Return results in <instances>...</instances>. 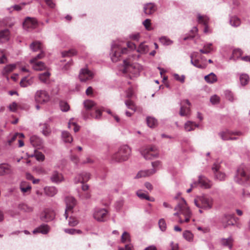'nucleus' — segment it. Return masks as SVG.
<instances>
[{
  "mask_svg": "<svg viewBox=\"0 0 250 250\" xmlns=\"http://www.w3.org/2000/svg\"><path fill=\"white\" fill-rule=\"evenodd\" d=\"M62 136L63 141L65 143H71L73 141V138L71 135L67 131H63Z\"/></svg>",
  "mask_w": 250,
  "mask_h": 250,
  "instance_id": "obj_36",
  "label": "nucleus"
},
{
  "mask_svg": "<svg viewBox=\"0 0 250 250\" xmlns=\"http://www.w3.org/2000/svg\"><path fill=\"white\" fill-rule=\"evenodd\" d=\"M50 76V73L49 72L46 71L40 74L39 75V78L42 82L45 83L49 80Z\"/></svg>",
  "mask_w": 250,
  "mask_h": 250,
  "instance_id": "obj_40",
  "label": "nucleus"
},
{
  "mask_svg": "<svg viewBox=\"0 0 250 250\" xmlns=\"http://www.w3.org/2000/svg\"><path fill=\"white\" fill-rule=\"evenodd\" d=\"M211 46V43H206L204 45V48L200 49L199 51L201 53L208 54L212 50V48Z\"/></svg>",
  "mask_w": 250,
  "mask_h": 250,
  "instance_id": "obj_38",
  "label": "nucleus"
},
{
  "mask_svg": "<svg viewBox=\"0 0 250 250\" xmlns=\"http://www.w3.org/2000/svg\"><path fill=\"white\" fill-rule=\"evenodd\" d=\"M102 110H84L83 113L84 118L85 119L89 118L90 117L99 119L102 116Z\"/></svg>",
  "mask_w": 250,
  "mask_h": 250,
  "instance_id": "obj_13",
  "label": "nucleus"
},
{
  "mask_svg": "<svg viewBox=\"0 0 250 250\" xmlns=\"http://www.w3.org/2000/svg\"><path fill=\"white\" fill-rule=\"evenodd\" d=\"M160 42L164 45H168L172 44V42L166 37H162L160 38Z\"/></svg>",
  "mask_w": 250,
  "mask_h": 250,
  "instance_id": "obj_59",
  "label": "nucleus"
},
{
  "mask_svg": "<svg viewBox=\"0 0 250 250\" xmlns=\"http://www.w3.org/2000/svg\"><path fill=\"white\" fill-rule=\"evenodd\" d=\"M127 49L122 48L118 43H113L111 46L110 57L113 62H117L120 60L121 54H126Z\"/></svg>",
  "mask_w": 250,
  "mask_h": 250,
  "instance_id": "obj_4",
  "label": "nucleus"
},
{
  "mask_svg": "<svg viewBox=\"0 0 250 250\" xmlns=\"http://www.w3.org/2000/svg\"><path fill=\"white\" fill-rule=\"evenodd\" d=\"M224 95L226 99L231 102H233L236 100V98L235 97L233 93L229 90H225L224 91Z\"/></svg>",
  "mask_w": 250,
  "mask_h": 250,
  "instance_id": "obj_35",
  "label": "nucleus"
},
{
  "mask_svg": "<svg viewBox=\"0 0 250 250\" xmlns=\"http://www.w3.org/2000/svg\"><path fill=\"white\" fill-rule=\"evenodd\" d=\"M11 172V167L9 165L3 164L0 165V175L8 174Z\"/></svg>",
  "mask_w": 250,
  "mask_h": 250,
  "instance_id": "obj_25",
  "label": "nucleus"
},
{
  "mask_svg": "<svg viewBox=\"0 0 250 250\" xmlns=\"http://www.w3.org/2000/svg\"><path fill=\"white\" fill-rule=\"evenodd\" d=\"M25 3H22L20 4H16L15 5H13L11 6L10 8H9V10H10L11 9L16 10L17 11H19L22 9L23 7L25 5Z\"/></svg>",
  "mask_w": 250,
  "mask_h": 250,
  "instance_id": "obj_54",
  "label": "nucleus"
},
{
  "mask_svg": "<svg viewBox=\"0 0 250 250\" xmlns=\"http://www.w3.org/2000/svg\"><path fill=\"white\" fill-rule=\"evenodd\" d=\"M35 99L37 103L44 104L49 101L50 96L46 91L40 90L36 92Z\"/></svg>",
  "mask_w": 250,
  "mask_h": 250,
  "instance_id": "obj_6",
  "label": "nucleus"
},
{
  "mask_svg": "<svg viewBox=\"0 0 250 250\" xmlns=\"http://www.w3.org/2000/svg\"><path fill=\"white\" fill-rule=\"evenodd\" d=\"M198 21L203 25L208 24L209 18L206 16H201L200 14L197 15Z\"/></svg>",
  "mask_w": 250,
  "mask_h": 250,
  "instance_id": "obj_43",
  "label": "nucleus"
},
{
  "mask_svg": "<svg viewBox=\"0 0 250 250\" xmlns=\"http://www.w3.org/2000/svg\"><path fill=\"white\" fill-rule=\"evenodd\" d=\"M127 71L134 74V76L137 77L139 75L140 71L138 68H135L132 65L129 66L127 67Z\"/></svg>",
  "mask_w": 250,
  "mask_h": 250,
  "instance_id": "obj_53",
  "label": "nucleus"
},
{
  "mask_svg": "<svg viewBox=\"0 0 250 250\" xmlns=\"http://www.w3.org/2000/svg\"><path fill=\"white\" fill-rule=\"evenodd\" d=\"M29 63L35 71H42L46 69V66L43 62L36 61L35 59H31L29 61Z\"/></svg>",
  "mask_w": 250,
  "mask_h": 250,
  "instance_id": "obj_12",
  "label": "nucleus"
},
{
  "mask_svg": "<svg viewBox=\"0 0 250 250\" xmlns=\"http://www.w3.org/2000/svg\"><path fill=\"white\" fill-rule=\"evenodd\" d=\"M77 52L74 49H70L68 51H64L62 52V55L63 57H70L76 55Z\"/></svg>",
  "mask_w": 250,
  "mask_h": 250,
  "instance_id": "obj_50",
  "label": "nucleus"
},
{
  "mask_svg": "<svg viewBox=\"0 0 250 250\" xmlns=\"http://www.w3.org/2000/svg\"><path fill=\"white\" fill-rule=\"evenodd\" d=\"M54 212L49 209H45L41 215V219L43 221H49L52 220L54 217Z\"/></svg>",
  "mask_w": 250,
  "mask_h": 250,
  "instance_id": "obj_19",
  "label": "nucleus"
},
{
  "mask_svg": "<svg viewBox=\"0 0 250 250\" xmlns=\"http://www.w3.org/2000/svg\"><path fill=\"white\" fill-rule=\"evenodd\" d=\"M10 32L9 30L4 29L0 31V42L3 43L9 40Z\"/></svg>",
  "mask_w": 250,
  "mask_h": 250,
  "instance_id": "obj_24",
  "label": "nucleus"
},
{
  "mask_svg": "<svg viewBox=\"0 0 250 250\" xmlns=\"http://www.w3.org/2000/svg\"><path fill=\"white\" fill-rule=\"evenodd\" d=\"M93 76L94 74L91 71L85 68L80 70L79 77L81 82H85L92 79Z\"/></svg>",
  "mask_w": 250,
  "mask_h": 250,
  "instance_id": "obj_10",
  "label": "nucleus"
},
{
  "mask_svg": "<svg viewBox=\"0 0 250 250\" xmlns=\"http://www.w3.org/2000/svg\"><path fill=\"white\" fill-rule=\"evenodd\" d=\"M210 101L213 104H217L220 101V97L216 95H214L210 97Z\"/></svg>",
  "mask_w": 250,
  "mask_h": 250,
  "instance_id": "obj_62",
  "label": "nucleus"
},
{
  "mask_svg": "<svg viewBox=\"0 0 250 250\" xmlns=\"http://www.w3.org/2000/svg\"><path fill=\"white\" fill-rule=\"evenodd\" d=\"M24 135L23 133H17L13 136V137H12L11 140H10L8 141V143H9V145H11V144L12 142H13L14 141H15L17 139V138H19V139H21V138H24Z\"/></svg>",
  "mask_w": 250,
  "mask_h": 250,
  "instance_id": "obj_56",
  "label": "nucleus"
},
{
  "mask_svg": "<svg viewBox=\"0 0 250 250\" xmlns=\"http://www.w3.org/2000/svg\"><path fill=\"white\" fill-rule=\"evenodd\" d=\"M221 244L229 249H231L233 244V240L231 237L225 239L223 238L220 240Z\"/></svg>",
  "mask_w": 250,
  "mask_h": 250,
  "instance_id": "obj_31",
  "label": "nucleus"
},
{
  "mask_svg": "<svg viewBox=\"0 0 250 250\" xmlns=\"http://www.w3.org/2000/svg\"><path fill=\"white\" fill-rule=\"evenodd\" d=\"M83 104L86 109H90L92 108L95 109L98 108L95 103L91 100H86L84 102Z\"/></svg>",
  "mask_w": 250,
  "mask_h": 250,
  "instance_id": "obj_39",
  "label": "nucleus"
},
{
  "mask_svg": "<svg viewBox=\"0 0 250 250\" xmlns=\"http://www.w3.org/2000/svg\"><path fill=\"white\" fill-rule=\"evenodd\" d=\"M44 192L47 196L52 197L57 194L58 190L54 187H49L44 188Z\"/></svg>",
  "mask_w": 250,
  "mask_h": 250,
  "instance_id": "obj_30",
  "label": "nucleus"
},
{
  "mask_svg": "<svg viewBox=\"0 0 250 250\" xmlns=\"http://www.w3.org/2000/svg\"><path fill=\"white\" fill-rule=\"evenodd\" d=\"M213 202V201L211 198L205 196H198L194 199L195 206L205 210L211 209L212 208Z\"/></svg>",
  "mask_w": 250,
  "mask_h": 250,
  "instance_id": "obj_3",
  "label": "nucleus"
},
{
  "mask_svg": "<svg viewBox=\"0 0 250 250\" xmlns=\"http://www.w3.org/2000/svg\"><path fill=\"white\" fill-rule=\"evenodd\" d=\"M30 142L33 146L40 149L42 146V141L41 138L36 135L32 136L30 138Z\"/></svg>",
  "mask_w": 250,
  "mask_h": 250,
  "instance_id": "obj_18",
  "label": "nucleus"
},
{
  "mask_svg": "<svg viewBox=\"0 0 250 250\" xmlns=\"http://www.w3.org/2000/svg\"><path fill=\"white\" fill-rule=\"evenodd\" d=\"M51 180L54 183H60L63 180V177L61 173L54 171L51 176Z\"/></svg>",
  "mask_w": 250,
  "mask_h": 250,
  "instance_id": "obj_23",
  "label": "nucleus"
},
{
  "mask_svg": "<svg viewBox=\"0 0 250 250\" xmlns=\"http://www.w3.org/2000/svg\"><path fill=\"white\" fill-rule=\"evenodd\" d=\"M181 107L180 109H188L190 107V103L188 100H184L181 103Z\"/></svg>",
  "mask_w": 250,
  "mask_h": 250,
  "instance_id": "obj_57",
  "label": "nucleus"
},
{
  "mask_svg": "<svg viewBox=\"0 0 250 250\" xmlns=\"http://www.w3.org/2000/svg\"><path fill=\"white\" fill-rule=\"evenodd\" d=\"M212 170L214 171L215 178L220 180H224L225 178V174L224 173L219 171L220 166L218 164H214L212 167Z\"/></svg>",
  "mask_w": 250,
  "mask_h": 250,
  "instance_id": "obj_17",
  "label": "nucleus"
},
{
  "mask_svg": "<svg viewBox=\"0 0 250 250\" xmlns=\"http://www.w3.org/2000/svg\"><path fill=\"white\" fill-rule=\"evenodd\" d=\"M49 230L48 227L47 225H42L40 227L37 228L33 231L34 233L37 232H41L43 234H46Z\"/></svg>",
  "mask_w": 250,
  "mask_h": 250,
  "instance_id": "obj_42",
  "label": "nucleus"
},
{
  "mask_svg": "<svg viewBox=\"0 0 250 250\" xmlns=\"http://www.w3.org/2000/svg\"><path fill=\"white\" fill-rule=\"evenodd\" d=\"M107 214L105 209H97L94 213L93 216L98 221H104Z\"/></svg>",
  "mask_w": 250,
  "mask_h": 250,
  "instance_id": "obj_14",
  "label": "nucleus"
},
{
  "mask_svg": "<svg viewBox=\"0 0 250 250\" xmlns=\"http://www.w3.org/2000/svg\"><path fill=\"white\" fill-rule=\"evenodd\" d=\"M64 232L71 235L81 234L82 233V231L81 230L74 229H64Z\"/></svg>",
  "mask_w": 250,
  "mask_h": 250,
  "instance_id": "obj_52",
  "label": "nucleus"
},
{
  "mask_svg": "<svg viewBox=\"0 0 250 250\" xmlns=\"http://www.w3.org/2000/svg\"><path fill=\"white\" fill-rule=\"evenodd\" d=\"M131 154V149L127 145L121 146L117 152L112 156V159L116 162L127 160Z\"/></svg>",
  "mask_w": 250,
  "mask_h": 250,
  "instance_id": "obj_2",
  "label": "nucleus"
},
{
  "mask_svg": "<svg viewBox=\"0 0 250 250\" xmlns=\"http://www.w3.org/2000/svg\"><path fill=\"white\" fill-rule=\"evenodd\" d=\"M239 80L241 84L243 86H245L249 82V76L247 74H241L239 75Z\"/></svg>",
  "mask_w": 250,
  "mask_h": 250,
  "instance_id": "obj_34",
  "label": "nucleus"
},
{
  "mask_svg": "<svg viewBox=\"0 0 250 250\" xmlns=\"http://www.w3.org/2000/svg\"><path fill=\"white\" fill-rule=\"evenodd\" d=\"M79 223V221L74 217L70 216L69 217L68 224L70 226L75 227Z\"/></svg>",
  "mask_w": 250,
  "mask_h": 250,
  "instance_id": "obj_55",
  "label": "nucleus"
},
{
  "mask_svg": "<svg viewBox=\"0 0 250 250\" xmlns=\"http://www.w3.org/2000/svg\"><path fill=\"white\" fill-rule=\"evenodd\" d=\"M242 51L239 49H236L233 51L232 56L230 59L236 60L239 58L242 55Z\"/></svg>",
  "mask_w": 250,
  "mask_h": 250,
  "instance_id": "obj_47",
  "label": "nucleus"
},
{
  "mask_svg": "<svg viewBox=\"0 0 250 250\" xmlns=\"http://www.w3.org/2000/svg\"><path fill=\"white\" fill-rule=\"evenodd\" d=\"M20 188L22 193L24 195H28L31 193V186L27 182H21L20 185Z\"/></svg>",
  "mask_w": 250,
  "mask_h": 250,
  "instance_id": "obj_16",
  "label": "nucleus"
},
{
  "mask_svg": "<svg viewBox=\"0 0 250 250\" xmlns=\"http://www.w3.org/2000/svg\"><path fill=\"white\" fill-rule=\"evenodd\" d=\"M16 67L15 64H10L7 65L3 69L1 74L3 76H7L8 74L12 72Z\"/></svg>",
  "mask_w": 250,
  "mask_h": 250,
  "instance_id": "obj_27",
  "label": "nucleus"
},
{
  "mask_svg": "<svg viewBox=\"0 0 250 250\" xmlns=\"http://www.w3.org/2000/svg\"><path fill=\"white\" fill-rule=\"evenodd\" d=\"M205 80L208 83H213L217 81V78L215 74L210 73L205 77Z\"/></svg>",
  "mask_w": 250,
  "mask_h": 250,
  "instance_id": "obj_33",
  "label": "nucleus"
},
{
  "mask_svg": "<svg viewBox=\"0 0 250 250\" xmlns=\"http://www.w3.org/2000/svg\"><path fill=\"white\" fill-rule=\"evenodd\" d=\"M18 208L21 211L28 213L32 212L34 209L33 207L24 203H20L18 206Z\"/></svg>",
  "mask_w": 250,
  "mask_h": 250,
  "instance_id": "obj_26",
  "label": "nucleus"
},
{
  "mask_svg": "<svg viewBox=\"0 0 250 250\" xmlns=\"http://www.w3.org/2000/svg\"><path fill=\"white\" fill-rule=\"evenodd\" d=\"M155 172V171L154 169L142 170L138 173L136 175V177L139 178L143 177L149 176L152 175Z\"/></svg>",
  "mask_w": 250,
  "mask_h": 250,
  "instance_id": "obj_29",
  "label": "nucleus"
},
{
  "mask_svg": "<svg viewBox=\"0 0 250 250\" xmlns=\"http://www.w3.org/2000/svg\"><path fill=\"white\" fill-rule=\"evenodd\" d=\"M66 209L64 213L65 218H67L70 213L73 212V209L76 205V201L73 197L67 196L65 198Z\"/></svg>",
  "mask_w": 250,
  "mask_h": 250,
  "instance_id": "obj_8",
  "label": "nucleus"
},
{
  "mask_svg": "<svg viewBox=\"0 0 250 250\" xmlns=\"http://www.w3.org/2000/svg\"><path fill=\"white\" fill-rule=\"evenodd\" d=\"M68 128H70L72 127L73 128V130L75 132H78L80 130V127L77 125L75 122H73V120H70L68 125Z\"/></svg>",
  "mask_w": 250,
  "mask_h": 250,
  "instance_id": "obj_51",
  "label": "nucleus"
},
{
  "mask_svg": "<svg viewBox=\"0 0 250 250\" xmlns=\"http://www.w3.org/2000/svg\"><path fill=\"white\" fill-rule=\"evenodd\" d=\"M125 105L128 109H135V107L134 103L131 100H127L125 102Z\"/></svg>",
  "mask_w": 250,
  "mask_h": 250,
  "instance_id": "obj_63",
  "label": "nucleus"
},
{
  "mask_svg": "<svg viewBox=\"0 0 250 250\" xmlns=\"http://www.w3.org/2000/svg\"><path fill=\"white\" fill-rule=\"evenodd\" d=\"M236 222V218L233 214H225L221 219V223L224 228L229 226L234 225Z\"/></svg>",
  "mask_w": 250,
  "mask_h": 250,
  "instance_id": "obj_9",
  "label": "nucleus"
},
{
  "mask_svg": "<svg viewBox=\"0 0 250 250\" xmlns=\"http://www.w3.org/2000/svg\"><path fill=\"white\" fill-rule=\"evenodd\" d=\"M174 210L176 212L174 215L177 216L179 218V223L180 224L188 223L192 216V213L188 207L186 201L181 198L177 205L175 207Z\"/></svg>",
  "mask_w": 250,
  "mask_h": 250,
  "instance_id": "obj_1",
  "label": "nucleus"
},
{
  "mask_svg": "<svg viewBox=\"0 0 250 250\" xmlns=\"http://www.w3.org/2000/svg\"><path fill=\"white\" fill-rule=\"evenodd\" d=\"M198 183L201 187L205 188H209L212 186L210 181L204 176H200L199 177Z\"/></svg>",
  "mask_w": 250,
  "mask_h": 250,
  "instance_id": "obj_21",
  "label": "nucleus"
},
{
  "mask_svg": "<svg viewBox=\"0 0 250 250\" xmlns=\"http://www.w3.org/2000/svg\"><path fill=\"white\" fill-rule=\"evenodd\" d=\"M147 124L150 127H155L157 124V120L152 117H148L146 119Z\"/></svg>",
  "mask_w": 250,
  "mask_h": 250,
  "instance_id": "obj_46",
  "label": "nucleus"
},
{
  "mask_svg": "<svg viewBox=\"0 0 250 250\" xmlns=\"http://www.w3.org/2000/svg\"><path fill=\"white\" fill-rule=\"evenodd\" d=\"M235 181L241 184L250 185V175L242 167L238 168Z\"/></svg>",
  "mask_w": 250,
  "mask_h": 250,
  "instance_id": "obj_5",
  "label": "nucleus"
},
{
  "mask_svg": "<svg viewBox=\"0 0 250 250\" xmlns=\"http://www.w3.org/2000/svg\"><path fill=\"white\" fill-rule=\"evenodd\" d=\"M174 79L177 81H179L182 83H184L185 76L184 75L179 76L178 74H174L173 75Z\"/></svg>",
  "mask_w": 250,
  "mask_h": 250,
  "instance_id": "obj_64",
  "label": "nucleus"
},
{
  "mask_svg": "<svg viewBox=\"0 0 250 250\" xmlns=\"http://www.w3.org/2000/svg\"><path fill=\"white\" fill-rule=\"evenodd\" d=\"M195 53H196L195 52H194L190 55V59H191L190 62H191V64L193 65H194V66H195L197 68H201V69L205 68L206 67V64H200L199 63V61L198 60H193V57L195 56Z\"/></svg>",
  "mask_w": 250,
  "mask_h": 250,
  "instance_id": "obj_28",
  "label": "nucleus"
},
{
  "mask_svg": "<svg viewBox=\"0 0 250 250\" xmlns=\"http://www.w3.org/2000/svg\"><path fill=\"white\" fill-rule=\"evenodd\" d=\"M30 49L34 52L43 50L42 46L39 42H34L30 45Z\"/></svg>",
  "mask_w": 250,
  "mask_h": 250,
  "instance_id": "obj_32",
  "label": "nucleus"
},
{
  "mask_svg": "<svg viewBox=\"0 0 250 250\" xmlns=\"http://www.w3.org/2000/svg\"><path fill=\"white\" fill-rule=\"evenodd\" d=\"M148 50V46L144 43H141L137 49V52L141 54H146Z\"/></svg>",
  "mask_w": 250,
  "mask_h": 250,
  "instance_id": "obj_45",
  "label": "nucleus"
},
{
  "mask_svg": "<svg viewBox=\"0 0 250 250\" xmlns=\"http://www.w3.org/2000/svg\"><path fill=\"white\" fill-rule=\"evenodd\" d=\"M156 10L155 4L153 3H148L144 6V13L146 15H150L153 13Z\"/></svg>",
  "mask_w": 250,
  "mask_h": 250,
  "instance_id": "obj_22",
  "label": "nucleus"
},
{
  "mask_svg": "<svg viewBox=\"0 0 250 250\" xmlns=\"http://www.w3.org/2000/svg\"><path fill=\"white\" fill-rule=\"evenodd\" d=\"M137 196L141 199H146L149 201H154L153 197H149L147 194L143 193L141 190H139L136 193Z\"/></svg>",
  "mask_w": 250,
  "mask_h": 250,
  "instance_id": "obj_37",
  "label": "nucleus"
},
{
  "mask_svg": "<svg viewBox=\"0 0 250 250\" xmlns=\"http://www.w3.org/2000/svg\"><path fill=\"white\" fill-rule=\"evenodd\" d=\"M229 22L231 26L237 27L241 23L240 20L236 16H233L230 18Z\"/></svg>",
  "mask_w": 250,
  "mask_h": 250,
  "instance_id": "obj_44",
  "label": "nucleus"
},
{
  "mask_svg": "<svg viewBox=\"0 0 250 250\" xmlns=\"http://www.w3.org/2000/svg\"><path fill=\"white\" fill-rule=\"evenodd\" d=\"M159 225L162 231H165L167 228L166 222L164 219H161L159 221Z\"/></svg>",
  "mask_w": 250,
  "mask_h": 250,
  "instance_id": "obj_61",
  "label": "nucleus"
},
{
  "mask_svg": "<svg viewBox=\"0 0 250 250\" xmlns=\"http://www.w3.org/2000/svg\"><path fill=\"white\" fill-rule=\"evenodd\" d=\"M142 155L146 159H151L158 155V151L156 147L149 146L141 151Z\"/></svg>",
  "mask_w": 250,
  "mask_h": 250,
  "instance_id": "obj_7",
  "label": "nucleus"
},
{
  "mask_svg": "<svg viewBox=\"0 0 250 250\" xmlns=\"http://www.w3.org/2000/svg\"><path fill=\"white\" fill-rule=\"evenodd\" d=\"M198 125L193 122L188 121L187 122L185 125V129L187 131H190L194 130Z\"/></svg>",
  "mask_w": 250,
  "mask_h": 250,
  "instance_id": "obj_41",
  "label": "nucleus"
},
{
  "mask_svg": "<svg viewBox=\"0 0 250 250\" xmlns=\"http://www.w3.org/2000/svg\"><path fill=\"white\" fill-rule=\"evenodd\" d=\"M32 83V82L31 80H27V77H25L22 79L20 82V85L21 86L25 87Z\"/></svg>",
  "mask_w": 250,
  "mask_h": 250,
  "instance_id": "obj_48",
  "label": "nucleus"
},
{
  "mask_svg": "<svg viewBox=\"0 0 250 250\" xmlns=\"http://www.w3.org/2000/svg\"><path fill=\"white\" fill-rule=\"evenodd\" d=\"M220 136L223 140H235L236 139L235 137H231L233 135H241L242 133L240 132H231L229 130H227L224 132L220 133Z\"/></svg>",
  "mask_w": 250,
  "mask_h": 250,
  "instance_id": "obj_15",
  "label": "nucleus"
},
{
  "mask_svg": "<svg viewBox=\"0 0 250 250\" xmlns=\"http://www.w3.org/2000/svg\"><path fill=\"white\" fill-rule=\"evenodd\" d=\"M34 156L36 158L37 160L39 161H43L45 158L44 155L37 150H35Z\"/></svg>",
  "mask_w": 250,
  "mask_h": 250,
  "instance_id": "obj_49",
  "label": "nucleus"
},
{
  "mask_svg": "<svg viewBox=\"0 0 250 250\" xmlns=\"http://www.w3.org/2000/svg\"><path fill=\"white\" fill-rule=\"evenodd\" d=\"M37 26V21L35 18L27 17L23 23V27L26 30L34 29Z\"/></svg>",
  "mask_w": 250,
  "mask_h": 250,
  "instance_id": "obj_11",
  "label": "nucleus"
},
{
  "mask_svg": "<svg viewBox=\"0 0 250 250\" xmlns=\"http://www.w3.org/2000/svg\"><path fill=\"white\" fill-rule=\"evenodd\" d=\"M184 237L188 241H191L193 239V234L189 231L187 230L183 233Z\"/></svg>",
  "mask_w": 250,
  "mask_h": 250,
  "instance_id": "obj_58",
  "label": "nucleus"
},
{
  "mask_svg": "<svg viewBox=\"0 0 250 250\" xmlns=\"http://www.w3.org/2000/svg\"><path fill=\"white\" fill-rule=\"evenodd\" d=\"M90 178V174L89 173L83 172H82L78 177L75 179V182L76 183H81L83 184L87 182Z\"/></svg>",
  "mask_w": 250,
  "mask_h": 250,
  "instance_id": "obj_20",
  "label": "nucleus"
},
{
  "mask_svg": "<svg viewBox=\"0 0 250 250\" xmlns=\"http://www.w3.org/2000/svg\"><path fill=\"white\" fill-rule=\"evenodd\" d=\"M121 241L123 243L130 241V235L127 232H124L122 234Z\"/></svg>",
  "mask_w": 250,
  "mask_h": 250,
  "instance_id": "obj_60",
  "label": "nucleus"
}]
</instances>
